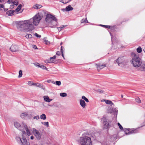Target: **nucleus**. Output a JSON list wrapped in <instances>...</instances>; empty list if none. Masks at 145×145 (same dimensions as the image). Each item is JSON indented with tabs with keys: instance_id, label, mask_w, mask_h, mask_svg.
Masks as SVG:
<instances>
[{
	"instance_id": "obj_20",
	"label": "nucleus",
	"mask_w": 145,
	"mask_h": 145,
	"mask_svg": "<svg viewBox=\"0 0 145 145\" xmlns=\"http://www.w3.org/2000/svg\"><path fill=\"white\" fill-rule=\"evenodd\" d=\"M103 101H104L107 104L111 105H113L112 102L110 100H101V102H103Z\"/></svg>"
},
{
	"instance_id": "obj_26",
	"label": "nucleus",
	"mask_w": 145,
	"mask_h": 145,
	"mask_svg": "<svg viewBox=\"0 0 145 145\" xmlns=\"http://www.w3.org/2000/svg\"><path fill=\"white\" fill-rule=\"evenodd\" d=\"M67 93H61L60 94V95L62 97H65L67 96Z\"/></svg>"
},
{
	"instance_id": "obj_12",
	"label": "nucleus",
	"mask_w": 145,
	"mask_h": 145,
	"mask_svg": "<svg viewBox=\"0 0 145 145\" xmlns=\"http://www.w3.org/2000/svg\"><path fill=\"white\" fill-rule=\"evenodd\" d=\"M22 140L21 141V144L23 145H27V142L25 137H24L23 135H22Z\"/></svg>"
},
{
	"instance_id": "obj_56",
	"label": "nucleus",
	"mask_w": 145,
	"mask_h": 145,
	"mask_svg": "<svg viewBox=\"0 0 145 145\" xmlns=\"http://www.w3.org/2000/svg\"><path fill=\"white\" fill-rule=\"evenodd\" d=\"M136 102L138 103H140L141 102V100H137Z\"/></svg>"
},
{
	"instance_id": "obj_43",
	"label": "nucleus",
	"mask_w": 145,
	"mask_h": 145,
	"mask_svg": "<svg viewBox=\"0 0 145 145\" xmlns=\"http://www.w3.org/2000/svg\"><path fill=\"white\" fill-rule=\"evenodd\" d=\"M39 115H37V116H34L33 117V119L38 120L39 119Z\"/></svg>"
},
{
	"instance_id": "obj_61",
	"label": "nucleus",
	"mask_w": 145,
	"mask_h": 145,
	"mask_svg": "<svg viewBox=\"0 0 145 145\" xmlns=\"http://www.w3.org/2000/svg\"><path fill=\"white\" fill-rule=\"evenodd\" d=\"M30 138L31 140H33L34 138V137L33 136H31V137Z\"/></svg>"
},
{
	"instance_id": "obj_22",
	"label": "nucleus",
	"mask_w": 145,
	"mask_h": 145,
	"mask_svg": "<svg viewBox=\"0 0 145 145\" xmlns=\"http://www.w3.org/2000/svg\"><path fill=\"white\" fill-rule=\"evenodd\" d=\"M40 118L41 119H43V120H45L46 118V116L44 114H42L41 115H40Z\"/></svg>"
},
{
	"instance_id": "obj_39",
	"label": "nucleus",
	"mask_w": 145,
	"mask_h": 145,
	"mask_svg": "<svg viewBox=\"0 0 145 145\" xmlns=\"http://www.w3.org/2000/svg\"><path fill=\"white\" fill-rule=\"evenodd\" d=\"M12 3L14 5H15L16 6L18 4V2L17 1H15L14 2H12Z\"/></svg>"
},
{
	"instance_id": "obj_62",
	"label": "nucleus",
	"mask_w": 145,
	"mask_h": 145,
	"mask_svg": "<svg viewBox=\"0 0 145 145\" xmlns=\"http://www.w3.org/2000/svg\"><path fill=\"white\" fill-rule=\"evenodd\" d=\"M8 8H4V11L5 12H6L8 10Z\"/></svg>"
},
{
	"instance_id": "obj_10",
	"label": "nucleus",
	"mask_w": 145,
	"mask_h": 145,
	"mask_svg": "<svg viewBox=\"0 0 145 145\" xmlns=\"http://www.w3.org/2000/svg\"><path fill=\"white\" fill-rule=\"evenodd\" d=\"M95 65L98 71H99L103 69L106 67V65L105 64H101L100 63L96 64Z\"/></svg>"
},
{
	"instance_id": "obj_34",
	"label": "nucleus",
	"mask_w": 145,
	"mask_h": 145,
	"mask_svg": "<svg viewBox=\"0 0 145 145\" xmlns=\"http://www.w3.org/2000/svg\"><path fill=\"white\" fill-rule=\"evenodd\" d=\"M25 37L27 38H31L32 37V36L31 34H29L28 35H26L25 36Z\"/></svg>"
},
{
	"instance_id": "obj_35",
	"label": "nucleus",
	"mask_w": 145,
	"mask_h": 145,
	"mask_svg": "<svg viewBox=\"0 0 145 145\" xmlns=\"http://www.w3.org/2000/svg\"><path fill=\"white\" fill-rule=\"evenodd\" d=\"M44 100H52V99H50L48 97V96H44L43 97Z\"/></svg>"
},
{
	"instance_id": "obj_40",
	"label": "nucleus",
	"mask_w": 145,
	"mask_h": 145,
	"mask_svg": "<svg viewBox=\"0 0 145 145\" xmlns=\"http://www.w3.org/2000/svg\"><path fill=\"white\" fill-rule=\"evenodd\" d=\"M65 27V25H62L61 27H59L57 28L59 30V29H60V30H61L62 29Z\"/></svg>"
},
{
	"instance_id": "obj_53",
	"label": "nucleus",
	"mask_w": 145,
	"mask_h": 145,
	"mask_svg": "<svg viewBox=\"0 0 145 145\" xmlns=\"http://www.w3.org/2000/svg\"><path fill=\"white\" fill-rule=\"evenodd\" d=\"M46 82L48 83H50L52 82L51 80H48Z\"/></svg>"
},
{
	"instance_id": "obj_4",
	"label": "nucleus",
	"mask_w": 145,
	"mask_h": 145,
	"mask_svg": "<svg viewBox=\"0 0 145 145\" xmlns=\"http://www.w3.org/2000/svg\"><path fill=\"white\" fill-rule=\"evenodd\" d=\"M81 145H92L90 138L87 136L81 137L80 138Z\"/></svg>"
},
{
	"instance_id": "obj_13",
	"label": "nucleus",
	"mask_w": 145,
	"mask_h": 145,
	"mask_svg": "<svg viewBox=\"0 0 145 145\" xmlns=\"http://www.w3.org/2000/svg\"><path fill=\"white\" fill-rule=\"evenodd\" d=\"M23 124V126H24V128L25 130H26V131L27 132V135L28 136H29L31 135V133L29 130V129L27 127V126L24 123H22Z\"/></svg>"
},
{
	"instance_id": "obj_38",
	"label": "nucleus",
	"mask_w": 145,
	"mask_h": 145,
	"mask_svg": "<svg viewBox=\"0 0 145 145\" xmlns=\"http://www.w3.org/2000/svg\"><path fill=\"white\" fill-rule=\"evenodd\" d=\"M33 85H34L36 86L39 87V86H40V83H34Z\"/></svg>"
},
{
	"instance_id": "obj_30",
	"label": "nucleus",
	"mask_w": 145,
	"mask_h": 145,
	"mask_svg": "<svg viewBox=\"0 0 145 145\" xmlns=\"http://www.w3.org/2000/svg\"><path fill=\"white\" fill-rule=\"evenodd\" d=\"M40 67L43 69H46V70L48 71V69L44 65H40Z\"/></svg>"
},
{
	"instance_id": "obj_64",
	"label": "nucleus",
	"mask_w": 145,
	"mask_h": 145,
	"mask_svg": "<svg viewBox=\"0 0 145 145\" xmlns=\"http://www.w3.org/2000/svg\"><path fill=\"white\" fill-rule=\"evenodd\" d=\"M51 82H52V83L54 84H56V82H55L54 81H52Z\"/></svg>"
},
{
	"instance_id": "obj_15",
	"label": "nucleus",
	"mask_w": 145,
	"mask_h": 145,
	"mask_svg": "<svg viewBox=\"0 0 145 145\" xmlns=\"http://www.w3.org/2000/svg\"><path fill=\"white\" fill-rule=\"evenodd\" d=\"M96 92L100 94H106V92H105L103 90L100 89H98L96 90Z\"/></svg>"
},
{
	"instance_id": "obj_1",
	"label": "nucleus",
	"mask_w": 145,
	"mask_h": 145,
	"mask_svg": "<svg viewBox=\"0 0 145 145\" xmlns=\"http://www.w3.org/2000/svg\"><path fill=\"white\" fill-rule=\"evenodd\" d=\"M46 11L43 10L29 20L18 22L16 23L17 29L21 31L26 29L29 31H31L34 29L33 25L35 26L38 25L42 17V14H46Z\"/></svg>"
},
{
	"instance_id": "obj_46",
	"label": "nucleus",
	"mask_w": 145,
	"mask_h": 145,
	"mask_svg": "<svg viewBox=\"0 0 145 145\" xmlns=\"http://www.w3.org/2000/svg\"><path fill=\"white\" fill-rule=\"evenodd\" d=\"M39 87H40V88H41L43 90H44L45 89V87L43 85H41L40 84V86H39Z\"/></svg>"
},
{
	"instance_id": "obj_2",
	"label": "nucleus",
	"mask_w": 145,
	"mask_h": 145,
	"mask_svg": "<svg viewBox=\"0 0 145 145\" xmlns=\"http://www.w3.org/2000/svg\"><path fill=\"white\" fill-rule=\"evenodd\" d=\"M46 14L44 13L46 15V17L45 21L48 24H51L53 25L56 26L57 24V19L54 16L50 14H47L46 11Z\"/></svg>"
},
{
	"instance_id": "obj_57",
	"label": "nucleus",
	"mask_w": 145,
	"mask_h": 145,
	"mask_svg": "<svg viewBox=\"0 0 145 145\" xmlns=\"http://www.w3.org/2000/svg\"><path fill=\"white\" fill-rule=\"evenodd\" d=\"M105 27L106 28L109 29L110 27V25H106Z\"/></svg>"
},
{
	"instance_id": "obj_33",
	"label": "nucleus",
	"mask_w": 145,
	"mask_h": 145,
	"mask_svg": "<svg viewBox=\"0 0 145 145\" xmlns=\"http://www.w3.org/2000/svg\"><path fill=\"white\" fill-rule=\"evenodd\" d=\"M22 75V70H20L19 72L18 77H21Z\"/></svg>"
},
{
	"instance_id": "obj_29",
	"label": "nucleus",
	"mask_w": 145,
	"mask_h": 145,
	"mask_svg": "<svg viewBox=\"0 0 145 145\" xmlns=\"http://www.w3.org/2000/svg\"><path fill=\"white\" fill-rule=\"evenodd\" d=\"M137 50L138 53H140L142 52V48L140 46L138 47L137 49Z\"/></svg>"
},
{
	"instance_id": "obj_51",
	"label": "nucleus",
	"mask_w": 145,
	"mask_h": 145,
	"mask_svg": "<svg viewBox=\"0 0 145 145\" xmlns=\"http://www.w3.org/2000/svg\"><path fill=\"white\" fill-rule=\"evenodd\" d=\"M142 126L141 127H142L145 125V120L144 121V122L142 123Z\"/></svg>"
},
{
	"instance_id": "obj_47",
	"label": "nucleus",
	"mask_w": 145,
	"mask_h": 145,
	"mask_svg": "<svg viewBox=\"0 0 145 145\" xmlns=\"http://www.w3.org/2000/svg\"><path fill=\"white\" fill-rule=\"evenodd\" d=\"M35 36L37 37H41V35H39L37 33H36L35 34Z\"/></svg>"
},
{
	"instance_id": "obj_21",
	"label": "nucleus",
	"mask_w": 145,
	"mask_h": 145,
	"mask_svg": "<svg viewBox=\"0 0 145 145\" xmlns=\"http://www.w3.org/2000/svg\"><path fill=\"white\" fill-rule=\"evenodd\" d=\"M42 7V6L41 5L36 4L35 5L33 6V8L35 9H37L40 8Z\"/></svg>"
},
{
	"instance_id": "obj_55",
	"label": "nucleus",
	"mask_w": 145,
	"mask_h": 145,
	"mask_svg": "<svg viewBox=\"0 0 145 145\" xmlns=\"http://www.w3.org/2000/svg\"><path fill=\"white\" fill-rule=\"evenodd\" d=\"M12 1L11 0H8L7 2V3H8L10 4L11 2Z\"/></svg>"
},
{
	"instance_id": "obj_54",
	"label": "nucleus",
	"mask_w": 145,
	"mask_h": 145,
	"mask_svg": "<svg viewBox=\"0 0 145 145\" xmlns=\"http://www.w3.org/2000/svg\"><path fill=\"white\" fill-rule=\"evenodd\" d=\"M61 10L63 12H65L66 11V8H62L61 9Z\"/></svg>"
},
{
	"instance_id": "obj_11",
	"label": "nucleus",
	"mask_w": 145,
	"mask_h": 145,
	"mask_svg": "<svg viewBox=\"0 0 145 145\" xmlns=\"http://www.w3.org/2000/svg\"><path fill=\"white\" fill-rule=\"evenodd\" d=\"M18 49V46L14 44H13L10 48V50L12 52L17 51Z\"/></svg>"
},
{
	"instance_id": "obj_50",
	"label": "nucleus",
	"mask_w": 145,
	"mask_h": 145,
	"mask_svg": "<svg viewBox=\"0 0 145 145\" xmlns=\"http://www.w3.org/2000/svg\"><path fill=\"white\" fill-rule=\"evenodd\" d=\"M14 7V5H12L10 6V8H13Z\"/></svg>"
},
{
	"instance_id": "obj_60",
	"label": "nucleus",
	"mask_w": 145,
	"mask_h": 145,
	"mask_svg": "<svg viewBox=\"0 0 145 145\" xmlns=\"http://www.w3.org/2000/svg\"><path fill=\"white\" fill-rule=\"evenodd\" d=\"M63 49H61V54L63 53Z\"/></svg>"
},
{
	"instance_id": "obj_19",
	"label": "nucleus",
	"mask_w": 145,
	"mask_h": 145,
	"mask_svg": "<svg viewBox=\"0 0 145 145\" xmlns=\"http://www.w3.org/2000/svg\"><path fill=\"white\" fill-rule=\"evenodd\" d=\"M27 114L26 112L22 113L20 114V116L23 119L25 118V117L27 116Z\"/></svg>"
},
{
	"instance_id": "obj_16",
	"label": "nucleus",
	"mask_w": 145,
	"mask_h": 145,
	"mask_svg": "<svg viewBox=\"0 0 145 145\" xmlns=\"http://www.w3.org/2000/svg\"><path fill=\"white\" fill-rule=\"evenodd\" d=\"M14 12V10H10L6 12V14L8 16H11L13 14Z\"/></svg>"
},
{
	"instance_id": "obj_6",
	"label": "nucleus",
	"mask_w": 145,
	"mask_h": 145,
	"mask_svg": "<svg viewBox=\"0 0 145 145\" xmlns=\"http://www.w3.org/2000/svg\"><path fill=\"white\" fill-rule=\"evenodd\" d=\"M138 128L136 129H127L128 133L125 131V134L126 135H129L131 134L135 133L138 132Z\"/></svg>"
},
{
	"instance_id": "obj_63",
	"label": "nucleus",
	"mask_w": 145,
	"mask_h": 145,
	"mask_svg": "<svg viewBox=\"0 0 145 145\" xmlns=\"http://www.w3.org/2000/svg\"><path fill=\"white\" fill-rule=\"evenodd\" d=\"M61 54H62V57H63V58H64V59H65V58L63 54V53Z\"/></svg>"
},
{
	"instance_id": "obj_18",
	"label": "nucleus",
	"mask_w": 145,
	"mask_h": 145,
	"mask_svg": "<svg viewBox=\"0 0 145 145\" xmlns=\"http://www.w3.org/2000/svg\"><path fill=\"white\" fill-rule=\"evenodd\" d=\"M80 104L83 108H84L86 106V104L84 100H80Z\"/></svg>"
},
{
	"instance_id": "obj_45",
	"label": "nucleus",
	"mask_w": 145,
	"mask_h": 145,
	"mask_svg": "<svg viewBox=\"0 0 145 145\" xmlns=\"http://www.w3.org/2000/svg\"><path fill=\"white\" fill-rule=\"evenodd\" d=\"M45 62L46 63H48L51 62V61L50 59H47L45 60Z\"/></svg>"
},
{
	"instance_id": "obj_25",
	"label": "nucleus",
	"mask_w": 145,
	"mask_h": 145,
	"mask_svg": "<svg viewBox=\"0 0 145 145\" xmlns=\"http://www.w3.org/2000/svg\"><path fill=\"white\" fill-rule=\"evenodd\" d=\"M16 139L17 142H19V143H21V141H22V140H21V139L20 138L18 137H16Z\"/></svg>"
},
{
	"instance_id": "obj_41",
	"label": "nucleus",
	"mask_w": 145,
	"mask_h": 145,
	"mask_svg": "<svg viewBox=\"0 0 145 145\" xmlns=\"http://www.w3.org/2000/svg\"><path fill=\"white\" fill-rule=\"evenodd\" d=\"M33 83L31 81H28V84L30 86L33 85Z\"/></svg>"
},
{
	"instance_id": "obj_31",
	"label": "nucleus",
	"mask_w": 145,
	"mask_h": 145,
	"mask_svg": "<svg viewBox=\"0 0 145 145\" xmlns=\"http://www.w3.org/2000/svg\"><path fill=\"white\" fill-rule=\"evenodd\" d=\"M60 2L64 4H66L69 2V0H61Z\"/></svg>"
},
{
	"instance_id": "obj_49",
	"label": "nucleus",
	"mask_w": 145,
	"mask_h": 145,
	"mask_svg": "<svg viewBox=\"0 0 145 145\" xmlns=\"http://www.w3.org/2000/svg\"><path fill=\"white\" fill-rule=\"evenodd\" d=\"M60 52L59 51H57L56 52V54L58 56H59L60 55Z\"/></svg>"
},
{
	"instance_id": "obj_14",
	"label": "nucleus",
	"mask_w": 145,
	"mask_h": 145,
	"mask_svg": "<svg viewBox=\"0 0 145 145\" xmlns=\"http://www.w3.org/2000/svg\"><path fill=\"white\" fill-rule=\"evenodd\" d=\"M139 66V69L141 71H145V64H143Z\"/></svg>"
},
{
	"instance_id": "obj_42",
	"label": "nucleus",
	"mask_w": 145,
	"mask_h": 145,
	"mask_svg": "<svg viewBox=\"0 0 145 145\" xmlns=\"http://www.w3.org/2000/svg\"><path fill=\"white\" fill-rule=\"evenodd\" d=\"M34 65L36 67H39L40 66V64L38 63H34Z\"/></svg>"
},
{
	"instance_id": "obj_8",
	"label": "nucleus",
	"mask_w": 145,
	"mask_h": 145,
	"mask_svg": "<svg viewBox=\"0 0 145 145\" xmlns=\"http://www.w3.org/2000/svg\"><path fill=\"white\" fill-rule=\"evenodd\" d=\"M22 123H23L22 122V124H21L18 122L17 121H15L14 123V125L18 129L19 128V129L21 131L22 130L24 129V128H23V127H24V126H23Z\"/></svg>"
},
{
	"instance_id": "obj_37",
	"label": "nucleus",
	"mask_w": 145,
	"mask_h": 145,
	"mask_svg": "<svg viewBox=\"0 0 145 145\" xmlns=\"http://www.w3.org/2000/svg\"><path fill=\"white\" fill-rule=\"evenodd\" d=\"M118 125L119 126L120 129L121 130H122L123 129V128L122 126L120 124V123H118Z\"/></svg>"
},
{
	"instance_id": "obj_9",
	"label": "nucleus",
	"mask_w": 145,
	"mask_h": 145,
	"mask_svg": "<svg viewBox=\"0 0 145 145\" xmlns=\"http://www.w3.org/2000/svg\"><path fill=\"white\" fill-rule=\"evenodd\" d=\"M125 60L123 57H119L114 62V63H116V62L118 64V65L120 66L121 64L124 63Z\"/></svg>"
},
{
	"instance_id": "obj_3",
	"label": "nucleus",
	"mask_w": 145,
	"mask_h": 145,
	"mask_svg": "<svg viewBox=\"0 0 145 145\" xmlns=\"http://www.w3.org/2000/svg\"><path fill=\"white\" fill-rule=\"evenodd\" d=\"M131 55L132 57V62L133 66L136 67H139L142 64V61L139 57L138 54L132 53Z\"/></svg>"
},
{
	"instance_id": "obj_48",
	"label": "nucleus",
	"mask_w": 145,
	"mask_h": 145,
	"mask_svg": "<svg viewBox=\"0 0 145 145\" xmlns=\"http://www.w3.org/2000/svg\"><path fill=\"white\" fill-rule=\"evenodd\" d=\"M82 99L84 100H88V99L84 96H83L82 97Z\"/></svg>"
},
{
	"instance_id": "obj_44",
	"label": "nucleus",
	"mask_w": 145,
	"mask_h": 145,
	"mask_svg": "<svg viewBox=\"0 0 145 145\" xmlns=\"http://www.w3.org/2000/svg\"><path fill=\"white\" fill-rule=\"evenodd\" d=\"M44 41L45 42V44H50V42L48 40H45L44 39Z\"/></svg>"
},
{
	"instance_id": "obj_28",
	"label": "nucleus",
	"mask_w": 145,
	"mask_h": 145,
	"mask_svg": "<svg viewBox=\"0 0 145 145\" xmlns=\"http://www.w3.org/2000/svg\"><path fill=\"white\" fill-rule=\"evenodd\" d=\"M81 23H85L88 22V20H87V18H86L85 19H83L81 21Z\"/></svg>"
},
{
	"instance_id": "obj_23",
	"label": "nucleus",
	"mask_w": 145,
	"mask_h": 145,
	"mask_svg": "<svg viewBox=\"0 0 145 145\" xmlns=\"http://www.w3.org/2000/svg\"><path fill=\"white\" fill-rule=\"evenodd\" d=\"M22 7V5L21 4H20L17 7V8L15 10V11L16 12H18L19 11L21 8Z\"/></svg>"
},
{
	"instance_id": "obj_36",
	"label": "nucleus",
	"mask_w": 145,
	"mask_h": 145,
	"mask_svg": "<svg viewBox=\"0 0 145 145\" xmlns=\"http://www.w3.org/2000/svg\"><path fill=\"white\" fill-rule=\"evenodd\" d=\"M56 85L59 86L61 84V82L60 81H56Z\"/></svg>"
},
{
	"instance_id": "obj_5",
	"label": "nucleus",
	"mask_w": 145,
	"mask_h": 145,
	"mask_svg": "<svg viewBox=\"0 0 145 145\" xmlns=\"http://www.w3.org/2000/svg\"><path fill=\"white\" fill-rule=\"evenodd\" d=\"M101 120L103 122L104 125L103 126V129H107L109 128L110 125L109 124L107 121V119L105 117H104L103 118L101 119Z\"/></svg>"
},
{
	"instance_id": "obj_17",
	"label": "nucleus",
	"mask_w": 145,
	"mask_h": 145,
	"mask_svg": "<svg viewBox=\"0 0 145 145\" xmlns=\"http://www.w3.org/2000/svg\"><path fill=\"white\" fill-rule=\"evenodd\" d=\"M66 9L67 11H69L73 10V8L70 5L66 7Z\"/></svg>"
},
{
	"instance_id": "obj_59",
	"label": "nucleus",
	"mask_w": 145,
	"mask_h": 145,
	"mask_svg": "<svg viewBox=\"0 0 145 145\" xmlns=\"http://www.w3.org/2000/svg\"><path fill=\"white\" fill-rule=\"evenodd\" d=\"M33 47V48H35V49H36L37 48V46L35 45H34Z\"/></svg>"
},
{
	"instance_id": "obj_7",
	"label": "nucleus",
	"mask_w": 145,
	"mask_h": 145,
	"mask_svg": "<svg viewBox=\"0 0 145 145\" xmlns=\"http://www.w3.org/2000/svg\"><path fill=\"white\" fill-rule=\"evenodd\" d=\"M33 130L34 133L37 139L38 140H40L41 138L42 134L35 128H33Z\"/></svg>"
},
{
	"instance_id": "obj_27",
	"label": "nucleus",
	"mask_w": 145,
	"mask_h": 145,
	"mask_svg": "<svg viewBox=\"0 0 145 145\" xmlns=\"http://www.w3.org/2000/svg\"><path fill=\"white\" fill-rule=\"evenodd\" d=\"M41 123L42 124L44 125L45 126L47 127H48L49 126V123L48 122H41Z\"/></svg>"
},
{
	"instance_id": "obj_32",
	"label": "nucleus",
	"mask_w": 145,
	"mask_h": 145,
	"mask_svg": "<svg viewBox=\"0 0 145 145\" xmlns=\"http://www.w3.org/2000/svg\"><path fill=\"white\" fill-rule=\"evenodd\" d=\"M56 56L55 55L53 57H51L50 59L51 61V63H53V61H54L53 60L54 59L56 58Z\"/></svg>"
},
{
	"instance_id": "obj_52",
	"label": "nucleus",
	"mask_w": 145,
	"mask_h": 145,
	"mask_svg": "<svg viewBox=\"0 0 145 145\" xmlns=\"http://www.w3.org/2000/svg\"><path fill=\"white\" fill-rule=\"evenodd\" d=\"M25 133H25V131H24V130L22 131V135H24L23 134H25Z\"/></svg>"
},
{
	"instance_id": "obj_58",
	"label": "nucleus",
	"mask_w": 145,
	"mask_h": 145,
	"mask_svg": "<svg viewBox=\"0 0 145 145\" xmlns=\"http://www.w3.org/2000/svg\"><path fill=\"white\" fill-rule=\"evenodd\" d=\"M45 102H48V103H50L52 100H45Z\"/></svg>"
},
{
	"instance_id": "obj_24",
	"label": "nucleus",
	"mask_w": 145,
	"mask_h": 145,
	"mask_svg": "<svg viewBox=\"0 0 145 145\" xmlns=\"http://www.w3.org/2000/svg\"><path fill=\"white\" fill-rule=\"evenodd\" d=\"M49 106H59V103H55L53 104H48Z\"/></svg>"
}]
</instances>
